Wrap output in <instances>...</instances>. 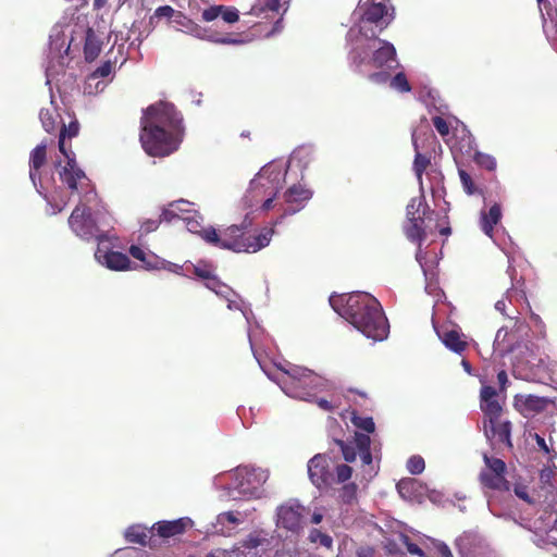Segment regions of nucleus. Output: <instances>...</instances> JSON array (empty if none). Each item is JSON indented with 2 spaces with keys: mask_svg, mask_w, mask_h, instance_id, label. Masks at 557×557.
<instances>
[{
  "mask_svg": "<svg viewBox=\"0 0 557 557\" xmlns=\"http://www.w3.org/2000/svg\"><path fill=\"white\" fill-rule=\"evenodd\" d=\"M330 305L342 318L374 342L385 339L389 324L379 300L368 293L331 295Z\"/></svg>",
  "mask_w": 557,
  "mask_h": 557,
  "instance_id": "nucleus-1",
  "label": "nucleus"
},
{
  "mask_svg": "<svg viewBox=\"0 0 557 557\" xmlns=\"http://www.w3.org/2000/svg\"><path fill=\"white\" fill-rule=\"evenodd\" d=\"M408 224L405 226V234L409 240L417 243L419 249L428 235L438 232L443 236L451 233L448 218L440 219L438 213L430 208L424 196L413 197L406 208Z\"/></svg>",
  "mask_w": 557,
  "mask_h": 557,
  "instance_id": "nucleus-2",
  "label": "nucleus"
},
{
  "mask_svg": "<svg viewBox=\"0 0 557 557\" xmlns=\"http://www.w3.org/2000/svg\"><path fill=\"white\" fill-rule=\"evenodd\" d=\"M289 0H257L246 12V42L252 39L268 38L283 28V16Z\"/></svg>",
  "mask_w": 557,
  "mask_h": 557,
  "instance_id": "nucleus-3",
  "label": "nucleus"
},
{
  "mask_svg": "<svg viewBox=\"0 0 557 557\" xmlns=\"http://www.w3.org/2000/svg\"><path fill=\"white\" fill-rule=\"evenodd\" d=\"M370 39L371 41L358 45L350 51V66L356 73L364 74L366 66L392 69V63H397L393 44L379 39L377 35Z\"/></svg>",
  "mask_w": 557,
  "mask_h": 557,
  "instance_id": "nucleus-4",
  "label": "nucleus"
},
{
  "mask_svg": "<svg viewBox=\"0 0 557 557\" xmlns=\"http://www.w3.org/2000/svg\"><path fill=\"white\" fill-rule=\"evenodd\" d=\"M249 343L253 357L261 370L270 379L277 381L286 394L300 395L299 391L295 389V387L300 384V381L304 380L310 369L292 363H287L285 367L272 364L269 356L261 348L257 347L250 337Z\"/></svg>",
  "mask_w": 557,
  "mask_h": 557,
  "instance_id": "nucleus-5",
  "label": "nucleus"
},
{
  "mask_svg": "<svg viewBox=\"0 0 557 557\" xmlns=\"http://www.w3.org/2000/svg\"><path fill=\"white\" fill-rule=\"evenodd\" d=\"M308 475L311 483L323 491L333 484L348 481L352 475V468L341 463L333 471L330 458L324 454H317L308 461Z\"/></svg>",
  "mask_w": 557,
  "mask_h": 557,
  "instance_id": "nucleus-6",
  "label": "nucleus"
},
{
  "mask_svg": "<svg viewBox=\"0 0 557 557\" xmlns=\"http://www.w3.org/2000/svg\"><path fill=\"white\" fill-rule=\"evenodd\" d=\"M140 123L162 128L183 138V117L172 103L160 101L149 106L144 111Z\"/></svg>",
  "mask_w": 557,
  "mask_h": 557,
  "instance_id": "nucleus-7",
  "label": "nucleus"
},
{
  "mask_svg": "<svg viewBox=\"0 0 557 557\" xmlns=\"http://www.w3.org/2000/svg\"><path fill=\"white\" fill-rule=\"evenodd\" d=\"M140 126L139 139L147 154L151 157H165L177 150L182 137L145 123H140Z\"/></svg>",
  "mask_w": 557,
  "mask_h": 557,
  "instance_id": "nucleus-8",
  "label": "nucleus"
},
{
  "mask_svg": "<svg viewBox=\"0 0 557 557\" xmlns=\"http://www.w3.org/2000/svg\"><path fill=\"white\" fill-rule=\"evenodd\" d=\"M287 166L283 162H269L250 181V194H277L285 182Z\"/></svg>",
  "mask_w": 557,
  "mask_h": 557,
  "instance_id": "nucleus-9",
  "label": "nucleus"
},
{
  "mask_svg": "<svg viewBox=\"0 0 557 557\" xmlns=\"http://www.w3.org/2000/svg\"><path fill=\"white\" fill-rule=\"evenodd\" d=\"M67 223L72 232L83 240L96 239L102 242L106 238L104 233L100 231L94 219L90 208L86 205H77L72 211Z\"/></svg>",
  "mask_w": 557,
  "mask_h": 557,
  "instance_id": "nucleus-10",
  "label": "nucleus"
},
{
  "mask_svg": "<svg viewBox=\"0 0 557 557\" xmlns=\"http://www.w3.org/2000/svg\"><path fill=\"white\" fill-rule=\"evenodd\" d=\"M335 444L342 451V455L346 462H352L356 460L357 454H359L363 467H369V470H364L370 476H372V453H371V438L368 434L355 433V436L350 441L335 440Z\"/></svg>",
  "mask_w": 557,
  "mask_h": 557,
  "instance_id": "nucleus-11",
  "label": "nucleus"
},
{
  "mask_svg": "<svg viewBox=\"0 0 557 557\" xmlns=\"http://www.w3.org/2000/svg\"><path fill=\"white\" fill-rule=\"evenodd\" d=\"M395 18V10L393 7L391 9L387 5H380V3L368 4L364 9V12L361 17V25L359 28L360 35L366 38H375L377 32L369 27L367 24H374L376 28H379V33L387 28V26Z\"/></svg>",
  "mask_w": 557,
  "mask_h": 557,
  "instance_id": "nucleus-12",
  "label": "nucleus"
},
{
  "mask_svg": "<svg viewBox=\"0 0 557 557\" xmlns=\"http://www.w3.org/2000/svg\"><path fill=\"white\" fill-rule=\"evenodd\" d=\"M306 508L296 499H289L276 509V525L294 534L304 527Z\"/></svg>",
  "mask_w": 557,
  "mask_h": 557,
  "instance_id": "nucleus-13",
  "label": "nucleus"
},
{
  "mask_svg": "<svg viewBox=\"0 0 557 557\" xmlns=\"http://www.w3.org/2000/svg\"><path fill=\"white\" fill-rule=\"evenodd\" d=\"M486 469L480 473L481 483L491 490L509 491L510 484L505 478L506 463L494 457L484 455Z\"/></svg>",
  "mask_w": 557,
  "mask_h": 557,
  "instance_id": "nucleus-14",
  "label": "nucleus"
},
{
  "mask_svg": "<svg viewBox=\"0 0 557 557\" xmlns=\"http://www.w3.org/2000/svg\"><path fill=\"white\" fill-rule=\"evenodd\" d=\"M312 191L299 184H295L287 188L284 193V201L286 207L281 215L285 218L287 215L295 214L305 208L306 203L311 199Z\"/></svg>",
  "mask_w": 557,
  "mask_h": 557,
  "instance_id": "nucleus-15",
  "label": "nucleus"
},
{
  "mask_svg": "<svg viewBox=\"0 0 557 557\" xmlns=\"http://www.w3.org/2000/svg\"><path fill=\"white\" fill-rule=\"evenodd\" d=\"M269 472L262 468L246 466V499H259L265 495L264 484L268 481Z\"/></svg>",
  "mask_w": 557,
  "mask_h": 557,
  "instance_id": "nucleus-16",
  "label": "nucleus"
},
{
  "mask_svg": "<svg viewBox=\"0 0 557 557\" xmlns=\"http://www.w3.org/2000/svg\"><path fill=\"white\" fill-rule=\"evenodd\" d=\"M193 524L194 522L190 518L183 517L171 521H158L152 525V530H156L160 537L169 539L185 533L187 529L193 527Z\"/></svg>",
  "mask_w": 557,
  "mask_h": 557,
  "instance_id": "nucleus-17",
  "label": "nucleus"
},
{
  "mask_svg": "<svg viewBox=\"0 0 557 557\" xmlns=\"http://www.w3.org/2000/svg\"><path fill=\"white\" fill-rule=\"evenodd\" d=\"M436 333L445 347L457 355H462L469 347L466 335L455 327L436 330Z\"/></svg>",
  "mask_w": 557,
  "mask_h": 557,
  "instance_id": "nucleus-18",
  "label": "nucleus"
},
{
  "mask_svg": "<svg viewBox=\"0 0 557 557\" xmlns=\"http://www.w3.org/2000/svg\"><path fill=\"white\" fill-rule=\"evenodd\" d=\"M221 17L225 24H234L239 21V11L234 7L211 5L201 12V20L205 22H214Z\"/></svg>",
  "mask_w": 557,
  "mask_h": 557,
  "instance_id": "nucleus-19",
  "label": "nucleus"
},
{
  "mask_svg": "<svg viewBox=\"0 0 557 557\" xmlns=\"http://www.w3.org/2000/svg\"><path fill=\"white\" fill-rule=\"evenodd\" d=\"M271 540L261 532L251 533L246 540V557H270Z\"/></svg>",
  "mask_w": 557,
  "mask_h": 557,
  "instance_id": "nucleus-20",
  "label": "nucleus"
},
{
  "mask_svg": "<svg viewBox=\"0 0 557 557\" xmlns=\"http://www.w3.org/2000/svg\"><path fill=\"white\" fill-rule=\"evenodd\" d=\"M502 216L503 213L499 203H494L487 211H481L480 227L490 238H493L494 230L499 224Z\"/></svg>",
  "mask_w": 557,
  "mask_h": 557,
  "instance_id": "nucleus-21",
  "label": "nucleus"
},
{
  "mask_svg": "<svg viewBox=\"0 0 557 557\" xmlns=\"http://www.w3.org/2000/svg\"><path fill=\"white\" fill-rule=\"evenodd\" d=\"M515 405L523 416L528 417L542 412L547 406V400L543 397L528 395L516 397Z\"/></svg>",
  "mask_w": 557,
  "mask_h": 557,
  "instance_id": "nucleus-22",
  "label": "nucleus"
},
{
  "mask_svg": "<svg viewBox=\"0 0 557 557\" xmlns=\"http://www.w3.org/2000/svg\"><path fill=\"white\" fill-rule=\"evenodd\" d=\"M47 162V145L40 144L36 146L32 151L29 156V177L33 182V184L36 186L37 181L40 182V169L46 164Z\"/></svg>",
  "mask_w": 557,
  "mask_h": 557,
  "instance_id": "nucleus-23",
  "label": "nucleus"
},
{
  "mask_svg": "<svg viewBox=\"0 0 557 557\" xmlns=\"http://www.w3.org/2000/svg\"><path fill=\"white\" fill-rule=\"evenodd\" d=\"M323 386V379L314 373L312 370H309L300 381L299 385H296L295 389H298L300 395H290L295 398L307 399V397L312 396L317 391L321 389Z\"/></svg>",
  "mask_w": 557,
  "mask_h": 557,
  "instance_id": "nucleus-24",
  "label": "nucleus"
},
{
  "mask_svg": "<svg viewBox=\"0 0 557 557\" xmlns=\"http://www.w3.org/2000/svg\"><path fill=\"white\" fill-rule=\"evenodd\" d=\"M190 206V202L186 200H177L169 203L166 208L163 209L160 221H164L168 223L173 222L176 219H181L184 221H188L189 216L184 215L185 213H190V210L187 207Z\"/></svg>",
  "mask_w": 557,
  "mask_h": 557,
  "instance_id": "nucleus-25",
  "label": "nucleus"
},
{
  "mask_svg": "<svg viewBox=\"0 0 557 557\" xmlns=\"http://www.w3.org/2000/svg\"><path fill=\"white\" fill-rule=\"evenodd\" d=\"M274 234L272 227H263L259 233L246 237V253H253L267 247Z\"/></svg>",
  "mask_w": 557,
  "mask_h": 557,
  "instance_id": "nucleus-26",
  "label": "nucleus"
},
{
  "mask_svg": "<svg viewBox=\"0 0 557 557\" xmlns=\"http://www.w3.org/2000/svg\"><path fill=\"white\" fill-rule=\"evenodd\" d=\"M103 41L96 32L88 27L86 30L85 44H84V57L87 62L95 61L101 50H102Z\"/></svg>",
  "mask_w": 557,
  "mask_h": 557,
  "instance_id": "nucleus-27",
  "label": "nucleus"
},
{
  "mask_svg": "<svg viewBox=\"0 0 557 557\" xmlns=\"http://www.w3.org/2000/svg\"><path fill=\"white\" fill-rule=\"evenodd\" d=\"M201 38L215 44L223 45H240L244 42L240 34H233L228 32L213 29L212 27L205 28Z\"/></svg>",
  "mask_w": 557,
  "mask_h": 557,
  "instance_id": "nucleus-28",
  "label": "nucleus"
},
{
  "mask_svg": "<svg viewBox=\"0 0 557 557\" xmlns=\"http://www.w3.org/2000/svg\"><path fill=\"white\" fill-rule=\"evenodd\" d=\"M221 236L228 239L231 246H223L225 249L233 251H242L244 247V231L238 225H231L224 231H221Z\"/></svg>",
  "mask_w": 557,
  "mask_h": 557,
  "instance_id": "nucleus-29",
  "label": "nucleus"
},
{
  "mask_svg": "<svg viewBox=\"0 0 557 557\" xmlns=\"http://www.w3.org/2000/svg\"><path fill=\"white\" fill-rule=\"evenodd\" d=\"M152 528L148 530L147 528L143 525H131L125 531V539L129 543L139 544V545H147L148 540L153 535Z\"/></svg>",
  "mask_w": 557,
  "mask_h": 557,
  "instance_id": "nucleus-30",
  "label": "nucleus"
},
{
  "mask_svg": "<svg viewBox=\"0 0 557 557\" xmlns=\"http://www.w3.org/2000/svg\"><path fill=\"white\" fill-rule=\"evenodd\" d=\"M194 274L206 281V286L215 293H218L216 288L220 286V282L216 276L213 274L212 267L207 263H198L194 265Z\"/></svg>",
  "mask_w": 557,
  "mask_h": 557,
  "instance_id": "nucleus-31",
  "label": "nucleus"
},
{
  "mask_svg": "<svg viewBox=\"0 0 557 557\" xmlns=\"http://www.w3.org/2000/svg\"><path fill=\"white\" fill-rule=\"evenodd\" d=\"M60 180L72 190H78V182L88 181L83 170L71 171L70 168H62L59 172Z\"/></svg>",
  "mask_w": 557,
  "mask_h": 557,
  "instance_id": "nucleus-32",
  "label": "nucleus"
},
{
  "mask_svg": "<svg viewBox=\"0 0 557 557\" xmlns=\"http://www.w3.org/2000/svg\"><path fill=\"white\" fill-rule=\"evenodd\" d=\"M490 429L494 437L497 438L499 443L506 444L511 447L510 434H511V423L509 421H500L496 420L494 423H490Z\"/></svg>",
  "mask_w": 557,
  "mask_h": 557,
  "instance_id": "nucleus-33",
  "label": "nucleus"
},
{
  "mask_svg": "<svg viewBox=\"0 0 557 557\" xmlns=\"http://www.w3.org/2000/svg\"><path fill=\"white\" fill-rule=\"evenodd\" d=\"M104 263L111 270L123 271L127 270L131 264L129 258L120 251H109L106 252Z\"/></svg>",
  "mask_w": 557,
  "mask_h": 557,
  "instance_id": "nucleus-34",
  "label": "nucleus"
},
{
  "mask_svg": "<svg viewBox=\"0 0 557 557\" xmlns=\"http://www.w3.org/2000/svg\"><path fill=\"white\" fill-rule=\"evenodd\" d=\"M218 524L221 525L220 531L224 535H231L233 531L240 524L238 516L233 511L222 512L218 516Z\"/></svg>",
  "mask_w": 557,
  "mask_h": 557,
  "instance_id": "nucleus-35",
  "label": "nucleus"
},
{
  "mask_svg": "<svg viewBox=\"0 0 557 557\" xmlns=\"http://www.w3.org/2000/svg\"><path fill=\"white\" fill-rule=\"evenodd\" d=\"M162 17L173 20L176 23H180L182 18H185L182 12L174 10L170 5H162L156 9L153 15L150 16L149 23L152 25L156 20Z\"/></svg>",
  "mask_w": 557,
  "mask_h": 557,
  "instance_id": "nucleus-36",
  "label": "nucleus"
},
{
  "mask_svg": "<svg viewBox=\"0 0 557 557\" xmlns=\"http://www.w3.org/2000/svg\"><path fill=\"white\" fill-rule=\"evenodd\" d=\"M481 409L488 419V423H494L500 419L503 408L497 399L481 403Z\"/></svg>",
  "mask_w": 557,
  "mask_h": 557,
  "instance_id": "nucleus-37",
  "label": "nucleus"
},
{
  "mask_svg": "<svg viewBox=\"0 0 557 557\" xmlns=\"http://www.w3.org/2000/svg\"><path fill=\"white\" fill-rule=\"evenodd\" d=\"M201 236L206 242L220 248H223V246H231V243L226 242L227 239L221 236V232L218 233L213 227L203 230Z\"/></svg>",
  "mask_w": 557,
  "mask_h": 557,
  "instance_id": "nucleus-38",
  "label": "nucleus"
},
{
  "mask_svg": "<svg viewBox=\"0 0 557 557\" xmlns=\"http://www.w3.org/2000/svg\"><path fill=\"white\" fill-rule=\"evenodd\" d=\"M430 158L417 151L413 161V171L420 185H422V176L426 168L430 165Z\"/></svg>",
  "mask_w": 557,
  "mask_h": 557,
  "instance_id": "nucleus-39",
  "label": "nucleus"
},
{
  "mask_svg": "<svg viewBox=\"0 0 557 557\" xmlns=\"http://www.w3.org/2000/svg\"><path fill=\"white\" fill-rule=\"evenodd\" d=\"M511 281H512V287L510 289V292H508V295L510 297H512L513 295L515 296H520L521 298L525 299V292H524V281L522 277H520L519 280L516 278V269L512 268V267H508V270H507Z\"/></svg>",
  "mask_w": 557,
  "mask_h": 557,
  "instance_id": "nucleus-40",
  "label": "nucleus"
},
{
  "mask_svg": "<svg viewBox=\"0 0 557 557\" xmlns=\"http://www.w3.org/2000/svg\"><path fill=\"white\" fill-rule=\"evenodd\" d=\"M357 491L358 486L356 483H347L339 490L338 497L344 504L350 505L357 500Z\"/></svg>",
  "mask_w": 557,
  "mask_h": 557,
  "instance_id": "nucleus-41",
  "label": "nucleus"
},
{
  "mask_svg": "<svg viewBox=\"0 0 557 557\" xmlns=\"http://www.w3.org/2000/svg\"><path fill=\"white\" fill-rule=\"evenodd\" d=\"M458 174H459L463 190L468 195L472 196V195L481 194V190L475 185L474 181L472 180V177L466 170L459 169Z\"/></svg>",
  "mask_w": 557,
  "mask_h": 557,
  "instance_id": "nucleus-42",
  "label": "nucleus"
},
{
  "mask_svg": "<svg viewBox=\"0 0 557 557\" xmlns=\"http://www.w3.org/2000/svg\"><path fill=\"white\" fill-rule=\"evenodd\" d=\"M311 160V151L308 148L296 149L289 160V163H297L301 169H306Z\"/></svg>",
  "mask_w": 557,
  "mask_h": 557,
  "instance_id": "nucleus-43",
  "label": "nucleus"
},
{
  "mask_svg": "<svg viewBox=\"0 0 557 557\" xmlns=\"http://www.w3.org/2000/svg\"><path fill=\"white\" fill-rule=\"evenodd\" d=\"M351 422L356 428L361 429L367 433H373L375 430V424L371 417H361L356 412H352Z\"/></svg>",
  "mask_w": 557,
  "mask_h": 557,
  "instance_id": "nucleus-44",
  "label": "nucleus"
},
{
  "mask_svg": "<svg viewBox=\"0 0 557 557\" xmlns=\"http://www.w3.org/2000/svg\"><path fill=\"white\" fill-rule=\"evenodd\" d=\"M391 88L399 91V92H409L411 90V86L407 79L405 73H397L389 82Z\"/></svg>",
  "mask_w": 557,
  "mask_h": 557,
  "instance_id": "nucleus-45",
  "label": "nucleus"
},
{
  "mask_svg": "<svg viewBox=\"0 0 557 557\" xmlns=\"http://www.w3.org/2000/svg\"><path fill=\"white\" fill-rule=\"evenodd\" d=\"M309 540L311 543L320 544L326 548H331L333 544L332 537L329 534L321 532L319 529H312L310 531Z\"/></svg>",
  "mask_w": 557,
  "mask_h": 557,
  "instance_id": "nucleus-46",
  "label": "nucleus"
},
{
  "mask_svg": "<svg viewBox=\"0 0 557 557\" xmlns=\"http://www.w3.org/2000/svg\"><path fill=\"white\" fill-rule=\"evenodd\" d=\"M115 63L116 59H114L113 61L110 59L104 61L89 75V79L104 78L109 76L112 73Z\"/></svg>",
  "mask_w": 557,
  "mask_h": 557,
  "instance_id": "nucleus-47",
  "label": "nucleus"
},
{
  "mask_svg": "<svg viewBox=\"0 0 557 557\" xmlns=\"http://www.w3.org/2000/svg\"><path fill=\"white\" fill-rule=\"evenodd\" d=\"M39 117L42 124V127L47 133H52L57 126V119L53 113L49 109H41L39 113Z\"/></svg>",
  "mask_w": 557,
  "mask_h": 557,
  "instance_id": "nucleus-48",
  "label": "nucleus"
},
{
  "mask_svg": "<svg viewBox=\"0 0 557 557\" xmlns=\"http://www.w3.org/2000/svg\"><path fill=\"white\" fill-rule=\"evenodd\" d=\"M59 150L66 158V164L63 168H70L71 171L81 170L77 166L75 154L71 151V149L66 148L63 138H59Z\"/></svg>",
  "mask_w": 557,
  "mask_h": 557,
  "instance_id": "nucleus-49",
  "label": "nucleus"
},
{
  "mask_svg": "<svg viewBox=\"0 0 557 557\" xmlns=\"http://www.w3.org/2000/svg\"><path fill=\"white\" fill-rule=\"evenodd\" d=\"M128 251L133 258H135L139 261H143L146 264L147 269H157L158 268L157 261L152 262L151 260H148L147 253L139 246L132 245L129 247Z\"/></svg>",
  "mask_w": 557,
  "mask_h": 557,
  "instance_id": "nucleus-50",
  "label": "nucleus"
},
{
  "mask_svg": "<svg viewBox=\"0 0 557 557\" xmlns=\"http://www.w3.org/2000/svg\"><path fill=\"white\" fill-rule=\"evenodd\" d=\"M252 195V198L255 199V202L258 203V202H262L261 203V207L260 209L264 212L269 211L270 209H272L273 207V201L276 197L277 194H263V193H258V194H251Z\"/></svg>",
  "mask_w": 557,
  "mask_h": 557,
  "instance_id": "nucleus-51",
  "label": "nucleus"
},
{
  "mask_svg": "<svg viewBox=\"0 0 557 557\" xmlns=\"http://www.w3.org/2000/svg\"><path fill=\"white\" fill-rule=\"evenodd\" d=\"M414 485H416V480L408 478V479L400 480L397 483L396 487L401 497L410 498L412 495V492L414 490Z\"/></svg>",
  "mask_w": 557,
  "mask_h": 557,
  "instance_id": "nucleus-52",
  "label": "nucleus"
},
{
  "mask_svg": "<svg viewBox=\"0 0 557 557\" xmlns=\"http://www.w3.org/2000/svg\"><path fill=\"white\" fill-rule=\"evenodd\" d=\"M474 161L481 168H484L488 171H493L496 168L495 159L492 156L483 153V152H475Z\"/></svg>",
  "mask_w": 557,
  "mask_h": 557,
  "instance_id": "nucleus-53",
  "label": "nucleus"
},
{
  "mask_svg": "<svg viewBox=\"0 0 557 557\" xmlns=\"http://www.w3.org/2000/svg\"><path fill=\"white\" fill-rule=\"evenodd\" d=\"M424 468V459L421 456H412L407 461V469L411 474H420Z\"/></svg>",
  "mask_w": 557,
  "mask_h": 557,
  "instance_id": "nucleus-54",
  "label": "nucleus"
},
{
  "mask_svg": "<svg viewBox=\"0 0 557 557\" xmlns=\"http://www.w3.org/2000/svg\"><path fill=\"white\" fill-rule=\"evenodd\" d=\"M78 132H79V124H78V122L77 121H72L67 126H65L63 124V126L61 128V132H60L59 138H63L64 144L66 145V143H65L66 137L67 138L76 137L78 135Z\"/></svg>",
  "mask_w": 557,
  "mask_h": 557,
  "instance_id": "nucleus-55",
  "label": "nucleus"
},
{
  "mask_svg": "<svg viewBox=\"0 0 557 557\" xmlns=\"http://www.w3.org/2000/svg\"><path fill=\"white\" fill-rule=\"evenodd\" d=\"M545 11L546 13H541L543 28L545 29L547 20H549L554 24L557 33V3L554 4V7L549 4V7H547V10Z\"/></svg>",
  "mask_w": 557,
  "mask_h": 557,
  "instance_id": "nucleus-56",
  "label": "nucleus"
},
{
  "mask_svg": "<svg viewBox=\"0 0 557 557\" xmlns=\"http://www.w3.org/2000/svg\"><path fill=\"white\" fill-rule=\"evenodd\" d=\"M433 126L438 132L440 135L446 136L449 134V125L447 121L442 116H434L432 119Z\"/></svg>",
  "mask_w": 557,
  "mask_h": 557,
  "instance_id": "nucleus-57",
  "label": "nucleus"
},
{
  "mask_svg": "<svg viewBox=\"0 0 557 557\" xmlns=\"http://www.w3.org/2000/svg\"><path fill=\"white\" fill-rule=\"evenodd\" d=\"M368 79L372 83L382 85L389 81V73L387 71H377L370 73Z\"/></svg>",
  "mask_w": 557,
  "mask_h": 557,
  "instance_id": "nucleus-58",
  "label": "nucleus"
},
{
  "mask_svg": "<svg viewBox=\"0 0 557 557\" xmlns=\"http://www.w3.org/2000/svg\"><path fill=\"white\" fill-rule=\"evenodd\" d=\"M481 403L487 401V400H494L497 399V392L493 386L484 385L481 388Z\"/></svg>",
  "mask_w": 557,
  "mask_h": 557,
  "instance_id": "nucleus-59",
  "label": "nucleus"
},
{
  "mask_svg": "<svg viewBox=\"0 0 557 557\" xmlns=\"http://www.w3.org/2000/svg\"><path fill=\"white\" fill-rule=\"evenodd\" d=\"M240 552L239 549H216L215 552H210L206 555V557H239Z\"/></svg>",
  "mask_w": 557,
  "mask_h": 557,
  "instance_id": "nucleus-60",
  "label": "nucleus"
},
{
  "mask_svg": "<svg viewBox=\"0 0 557 557\" xmlns=\"http://www.w3.org/2000/svg\"><path fill=\"white\" fill-rule=\"evenodd\" d=\"M375 550L371 546H360L356 550L357 557H374Z\"/></svg>",
  "mask_w": 557,
  "mask_h": 557,
  "instance_id": "nucleus-61",
  "label": "nucleus"
},
{
  "mask_svg": "<svg viewBox=\"0 0 557 557\" xmlns=\"http://www.w3.org/2000/svg\"><path fill=\"white\" fill-rule=\"evenodd\" d=\"M435 547L440 557H454L450 548L445 543L441 542Z\"/></svg>",
  "mask_w": 557,
  "mask_h": 557,
  "instance_id": "nucleus-62",
  "label": "nucleus"
},
{
  "mask_svg": "<svg viewBox=\"0 0 557 557\" xmlns=\"http://www.w3.org/2000/svg\"><path fill=\"white\" fill-rule=\"evenodd\" d=\"M406 547H407L408 553H410L411 555H417L419 557L424 556L423 549L420 548L417 544H414L412 542H407Z\"/></svg>",
  "mask_w": 557,
  "mask_h": 557,
  "instance_id": "nucleus-63",
  "label": "nucleus"
},
{
  "mask_svg": "<svg viewBox=\"0 0 557 557\" xmlns=\"http://www.w3.org/2000/svg\"><path fill=\"white\" fill-rule=\"evenodd\" d=\"M497 381H498V384L500 386V389L502 391H505L506 389V386L508 384V375L506 373L505 370H500L498 373H497Z\"/></svg>",
  "mask_w": 557,
  "mask_h": 557,
  "instance_id": "nucleus-64",
  "label": "nucleus"
}]
</instances>
